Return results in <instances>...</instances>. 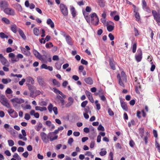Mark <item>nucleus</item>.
<instances>
[{"mask_svg": "<svg viewBox=\"0 0 160 160\" xmlns=\"http://www.w3.org/2000/svg\"><path fill=\"white\" fill-rule=\"evenodd\" d=\"M117 78L118 80L119 84L123 87H125L124 82L127 81V78L125 72L122 71L121 73V77L119 74H118L117 76Z\"/></svg>", "mask_w": 160, "mask_h": 160, "instance_id": "f257e3e1", "label": "nucleus"}, {"mask_svg": "<svg viewBox=\"0 0 160 160\" xmlns=\"http://www.w3.org/2000/svg\"><path fill=\"white\" fill-rule=\"evenodd\" d=\"M0 102L3 106L7 108H11L8 101L5 96L2 95L0 96Z\"/></svg>", "mask_w": 160, "mask_h": 160, "instance_id": "f03ea898", "label": "nucleus"}, {"mask_svg": "<svg viewBox=\"0 0 160 160\" xmlns=\"http://www.w3.org/2000/svg\"><path fill=\"white\" fill-rule=\"evenodd\" d=\"M90 17L92 23L95 25H98L99 20L97 14L95 12H93L90 15Z\"/></svg>", "mask_w": 160, "mask_h": 160, "instance_id": "7ed1b4c3", "label": "nucleus"}, {"mask_svg": "<svg viewBox=\"0 0 160 160\" xmlns=\"http://www.w3.org/2000/svg\"><path fill=\"white\" fill-rule=\"evenodd\" d=\"M60 10L62 14L64 16H67L68 14V11L67 6L62 3H61L60 5Z\"/></svg>", "mask_w": 160, "mask_h": 160, "instance_id": "20e7f679", "label": "nucleus"}, {"mask_svg": "<svg viewBox=\"0 0 160 160\" xmlns=\"http://www.w3.org/2000/svg\"><path fill=\"white\" fill-rule=\"evenodd\" d=\"M158 13L156 11L154 10L152 11V13L154 17V19L157 22L159 26H160V13Z\"/></svg>", "mask_w": 160, "mask_h": 160, "instance_id": "39448f33", "label": "nucleus"}, {"mask_svg": "<svg viewBox=\"0 0 160 160\" xmlns=\"http://www.w3.org/2000/svg\"><path fill=\"white\" fill-rule=\"evenodd\" d=\"M40 136L43 142L46 143L48 142V139H50L49 135L47 136V134L45 132H41L40 133Z\"/></svg>", "mask_w": 160, "mask_h": 160, "instance_id": "423d86ee", "label": "nucleus"}, {"mask_svg": "<svg viewBox=\"0 0 160 160\" xmlns=\"http://www.w3.org/2000/svg\"><path fill=\"white\" fill-rule=\"evenodd\" d=\"M58 132L59 131L58 130V129H57L55 130L53 132H50L49 133V136L50 141H52L57 139L58 138V136L57 135H56L53 138H52V137L55 134H57L58 133Z\"/></svg>", "mask_w": 160, "mask_h": 160, "instance_id": "0eeeda50", "label": "nucleus"}, {"mask_svg": "<svg viewBox=\"0 0 160 160\" xmlns=\"http://www.w3.org/2000/svg\"><path fill=\"white\" fill-rule=\"evenodd\" d=\"M114 23L111 21H108L106 22V26L107 29L108 31L111 32L112 31L114 28Z\"/></svg>", "mask_w": 160, "mask_h": 160, "instance_id": "6e6552de", "label": "nucleus"}, {"mask_svg": "<svg viewBox=\"0 0 160 160\" xmlns=\"http://www.w3.org/2000/svg\"><path fill=\"white\" fill-rule=\"evenodd\" d=\"M4 12L6 14L9 15L14 16L15 14L14 10L11 8H5Z\"/></svg>", "mask_w": 160, "mask_h": 160, "instance_id": "1a4fd4ad", "label": "nucleus"}, {"mask_svg": "<svg viewBox=\"0 0 160 160\" xmlns=\"http://www.w3.org/2000/svg\"><path fill=\"white\" fill-rule=\"evenodd\" d=\"M37 79L39 84L42 87H44L46 86V83L41 77H37Z\"/></svg>", "mask_w": 160, "mask_h": 160, "instance_id": "9d476101", "label": "nucleus"}, {"mask_svg": "<svg viewBox=\"0 0 160 160\" xmlns=\"http://www.w3.org/2000/svg\"><path fill=\"white\" fill-rule=\"evenodd\" d=\"M138 54L136 55L135 58L136 60L138 62L141 61L142 58V52L140 49H138Z\"/></svg>", "mask_w": 160, "mask_h": 160, "instance_id": "9b49d317", "label": "nucleus"}, {"mask_svg": "<svg viewBox=\"0 0 160 160\" xmlns=\"http://www.w3.org/2000/svg\"><path fill=\"white\" fill-rule=\"evenodd\" d=\"M11 101L13 104L14 103L21 104L23 103L24 102L23 99L17 98H13L11 99Z\"/></svg>", "mask_w": 160, "mask_h": 160, "instance_id": "f8f14e48", "label": "nucleus"}, {"mask_svg": "<svg viewBox=\"0 0 160 160\" xmlns=\"http://www.w3.org/2000/svg\"><path fill=\"white\" fill-rule=\"evenodd\" d=\"M8 3L6 1H0V7L2 10L7 8L8 6Z\"/></svg>", "mask_w": 160, "mask_h": 160, "instance_id": "ddd939ff", "label": "nucleus"}, {"mask_svg": "<svg viewBox=\"0 0 160 160\" xmlns=\"http://www.w3.org/2000/svg\"><path fill=\"white\" fill-rule=\"evenodd\" d=\"M120 102L121 106L123 110L125 111H128V109L126 103L122 99L120 100Z\"/></svg>", "mask_w": 160, "mask_h": 160, "instance_id": "4468645a", "label": "nucleus"}, {"mask_svg": "<svg viewBox=\"0 0 160 160\" xmlns=\"http://www.w3.org/2000/svg\"><path fill=\"white\" fill-rule=\"evenodd\" d=\"M26 84H33L34 83V81L32 78L31 77H27L26 79Z\"/></svg>", "mask_w": 160, "mask_h": 160, "instance_id": "2eb2a0df", "label": "nucleus"}, {"mask_svg": "<svg viewBox=\"0 0 160 160\" xmlns=\"http://www.w3.org/2000/svg\"><path fill=\"white\" fill-rule=\"evenodd\" d=\"M68 102L65 105V107L66 108H69L70 107L73 103L74 102L73 99L71 97L68 98Z\"/></svg>", "mask_w": 160, "mask_h": 160, "instance_id": "dca6fc26", "label": "nucleus"}, {"mask_svg": "<svg viewBox=\"0 0 160 160\" xmlns=\"http://www.w3.org/2000/svg\"><path fill=\"white\" fill-rule=\"evenodd\" d=\"M51 38V37L50 36L47 35L46 36L45 39H44V38H42L41 39H39V42L41 43H42V40H43V44H44L46 42V41H49Z\"/></svg>", "mask_w": 160, "mask_h": 160, "instance_id": "f3484780", "label": "nucleus"}, {"mask_svg": "<svg viewBox=\"0 0 160 160\" xmlns=\"http://www.w3.org/2000/svg\"><path fill=\"white\" fill-rule=\"evenodd\" d=\"M0 60L2 64L4 65H5L7 62V60L1 54H0Z\"/></svg>", "mask_w": 160, "mask_h": 160, "instance_id": "a211bd4d", "label": "nucleus"}, {"mask_svg": "<svg viewBox=\"0 0 160 160\" xmlns=\"http://www.w3.org/2000/svg\"><path fill=\"white\" fill-rule=\"evenodd\" d=\"M30 114L31 116H34L36 118H38L39 117V113L38 112H35V110H33L31 111Z\"/></svg>", "mask_w": 160, "mask_h": 160, "instance_id": "6ab92c4d", "label": "nucleus"}, {"mask_svg": "<svg viewBox=\"0 0 160 160\" xmlns=\"http://www.w3.org/2000/svg\"><path fill=\"white\" fill-rule=\"evenodd\" d=\"M66 40L67 43L71 46L73 45V43L72 41V39L69 35H67L66 37Z\"/></svg>", "mask_w": 160, "mask_h": 160, "instance_id": "aec40b11", "label": "nucleus"}, {"mask_svg": "<svg viewBox=\"0 0 160 160\" xmlns=\"http://www.w3.org/2000/svg\"><path fill=\"white\" fill-rule=\"evenodd\" d=\"M39 59L41 61L46 63L48 61V57L47 55H41V57L39 58Z\"/></svg>", "mask_w": 160, "mask_h": 160, "instance_id": "412c9836", "label": "nucleus"}, {"mask_svg": "<svg viewBox=\"0 0 160 160\" xmlns=\"http://www.w3.org/2000/svg\"><path fill=\"white\" fill-rule=\"evenodd\" d=\"M84 81L86 83L88 84L91 85L93 82L92 79L90 77L85 78Z\"/></svg>", "mask_w": 160, "mask_h": 160, "instance_id": "4be33fe9", "label": "nucleus"}, {"mask_svg": "<svg viewBox=\"0 0 160 160\" xmlns=\"http://www.w3.org/2000/svg\"><path fill=\"white\" fill-rule=\"evenodd\" d=\"M8 56L9 58H12L11 60L13 62H18L19 61V59H14V58L15 57V55L13 53H10L8 55Z\"/></svg>", "mask_w": 160, "mask_h": 160, "instance_id": "5701e85b", "label": "nucleus"}, {"mask_svg": "<svg viewBox=\"0 0 160 160\" xmlns=\"http://www.w3.org/2000/svg\"><path fill=\"white\" fill-rule=\"evenodd\" d=\"M97 2L100 7H104L105 6V2L104 0H98Z\"/></svg>", "mask_w": 160, "mask_h": 160, "instance_id": "b1692460", "label": "nucleus"}, {"mask_svg": "<svg viewBox=\"0 0 160 160\" xmlns=\"http://www.w3.org/2000/svg\"><path fill=\"white\" fill-rule=\"evenodd\" d=\"M47 23L48 24L50 25L52 28H54V23L50 18H48L47 20Z\"/></svg>", "mask_w": 160, "mask_h": 160, "instance_id": "393cba45", "label": "nucleus"}, {"mask_svg": "<svg viewBox=\"0 0 160 160\" xmlns=\"http://www.w3.org/2000/svg\"><path fill=\"white\" fill-rule=\"evenodd\" d=\"M35 110H40L41 112L46 111L47 108L45 107H41L39 106H36L35 108Z\"/></svg>", "mask_w": 160, "mask_h": 160, "instance_id": "a878e982", "label": "nucleus"}, {"mask_svg": "<svg viewBox=\"0 0 160 160\" xmlns=\"http://www.w3.org/2000/svg\"><path fill=\"white\" fill-rule=\"evenodd\" d=\"M22 53L27 56H29L30 55V52L27 50L25 48H23L22 49Z\"/></svg>", "mask_w": 160, "mask_h": 160, "instance_id": "bb28decb", "label": "nucleus"}, {"mask_svg": "<svg viewBox=\"0 0 160 160\" xmlns=\"http://www.w3.org/2000/svg\"><path fill=\"white\" fill-rule=\"evenodd\" d=\"M70 12L73 18H75L76 16V11L75 10V8L72 7L70 9Z\"/></svg>", "mask_w": 160, "mask_h": 160, "instance_id": "cd10ccee", "label": "nucleus"}, {"mask_svg": "<svg viewBox=\"0 0 160 160\" xmlns=\"http://www.w3.org/2000/svg\"><path fill=\"white\" fill-rule=\"evenodd\" d=\"M18 32L22 38L24 40H26V38L23 31L21 29H19L18 30Z\"/></svg>", "mask_w": 160, "mask_h": 160, "instance_id": "c85d7f7f", "label": "nucleus"}, {"mask_svg": "<svg viewBox=\"0 0 160 160\" xmlns=\"http://www.w3.org/2000/svg\"><path fill=\"white\" fill-rule=\"evenodd\" d=\"M34 55L36 57L39 59V58L41 57V55L37 50H34L33 51Z\"/></svg>", "mask_w": 160, "mask_h": 160, "instance_id": "c756f323", "label": "nucleus"}, {"mask_svg": "<svg viewBox=\"0 0 160 160\" xmlns=\"http://www.w3.org/2000/svg\"><path fill=\"white\" fill-rule=\"evenodd\" d=\"M11 79L8 78L7 79L3 78L2 80V82L4 84H7L8 83L11 82Z\"/></svg>", "mask_w": 160, "mask_h": 160, "instance_id": "7c9ffc66", "label": "nucleus"}, {"mask_svg": "<svg viewBox=\"0 0 160 160\" xmlns=\"http://www.w3.org/2000/svg\"><path fill=\"white\" fill-rule=\"evenodd\" d=\"M109 65L111 68L113 70L116 69V68L115 66V64L113 63V61L111 60L109 61Z\"/></svg>", "mask_w": 160, "mask_h": 160, "instance_id": "2f4dec72", "label": "nucleus"}, {"mask_svg": "<svg viewBox=\"0 0 160 160\" xmlns=\"http://www.w3.org/2000/svg\"><path fill=\"white\" fill-rule=\"evenodd\" d=\"M34 34L36 36H38L39 35V29L37 28H35L33 29Z\"/></svg>", "mask_w": 160, "mask_h": 160, "instance_id": "473e14b6", "label": "nucleus"}, {"mask_svg": "<svg viewBox=\"0 0 160 160\" xmlns=\"http://www.w3.org/2000/svg\"><path fill=\"white\" fill-rule=\"evenodd\" d=\"M2 21L6 24H10V20L7 18L5 17L2 18Z\"/></svg>", "mask_w": 160, "mask_h": 160, "instance_id": "72a5a7b5", "label": "nucleus"}, {"mask_svg": "<svg viewBox=\"0 0 160 160\" xmlns=\"http://www.w3.org/2000/svg\"><path fill=\"white\" fill-rule=\"evenodd\" d=\"M42 125L41 122H39L38 125L36 126L35 127V129L37 131H39L40 129L42 128Z\"/></svg>", "mask_w": 160, "mask_h": 160, "instance_id": "f704fd0d", "label": "nucleus"}, {"mask_svg": "<svg viewBox=\"0 0 160 160\" xmlns=\"http://www.w3.org/2000/svg\"><path fill=\"white\" fill-rule=\"evenodd\" d=\"M86 12H83V15L87 22L88 23L90 22L91 21V18L90 15L89 16H88V15H86Z\"/></svg>", "mask_w": 160, "mask_h": 160, "instance_id": "c9c22d12", "label": "nucleus"}, {"mask_svg": "<svg viewBox=\"0 0 160 160\" xmlns=\"http://www.w3.org/2000/svg\"><path fill=\"white\" fill-rule=\"evenodd\" d=\"M137 47V43L136 42H135L133 44L132 46V52L133 53L136 52Z\"/></svg>", "mask_w": 160, "mask_h": 160, "instance_id": "e433bc0d", "label": "nucleus"}, {"mask_svg": "<svg viewBox=\"0 0 160 160\" xmlns=\"http://www.w3.org/2000/svg\"><path fill=\"white\" fill-rule=\"evenodd\" d=\"M84 111L85 112V113H91V111L90 110V107L89 106H87L85 108H84Z\"/></svg>", "mask_w": 160, "mask_h": 160, "instance_id": "4c0bfd02", "label": "nucleus"}, {"mask_svg": "<svg viewBox=\"0 0 160 160\" xmlns=\"http://www.w3.org/2000/svg\"><path fill=\"white\" fill-rule=\"evenodd\" d=\"M52 90H53V92L57 94H59L60 95L62 94V92L55 88H53Z\"/></svg>", "mask_w": 160, "mask_h": 160, "instance_id": "58836bf2", "label": "nucleus"}, {"mask_svg": "<svg viewBox=\"0 0 160 160\" xmlns=\"http://www.w3.org/2000/svg\"><path fill=\"white\" fill-rule=\"evenodd\" d=\"M17 26L15 25L11 26V30L15 33L17 32Z\"/></svg>", "mask_w": 160, "mask_h": 160, "instance_id": "ea45409f", "label": "nucleus"}, {"mask_svg": "<svg viewBox=\"0 0 160 160\" xmlns=\"http://www.w3.org/2000/svg\"><path fill=\"white\" fill-rule=\"evenodd\" d=\"M0 37L2 39L6 38H8V36L6 35L4 33L1 32L0 33Z\"/></svg>", "mask_w": 160, "mask_h": 160, "instance_id": "a19ab883", "label": "nucleus"}, {"mask_svg": "<svg viewBox=\"0 0 160 160\" xmlns=\"http://www.w3.org/2000/svg\"><path fill=\"white\" fill-rule=\"evenodd\" d=\"M62 64L59 62H57L55 63V66L58 70H59L61 67Z\"/></svg>", "mask_w": 160, "mask_h": 160, "instance_id": "79ce46f5", "label": "nucleus"}, {"mask_svg": "<svg viewBox=\"0 0 160 160\" xmlns=\"http://www.w3.org/2000/svg\"><path fill=\"white\" fill-rule=\"evenodd\" d=\"M155 145L156 148L158 149V151L160 152V145L158 142L157 140H155Z\"/></svg>", "mask_w": 160, "mask_h": 160, "instance_id": "37998d69", "label": "nucleus"}, {"mask_svg": "<svg viewBox=\"0 0 160 160\" xmlns=\"http://www.w3.org/2000/svg\"><path fill=\"white\" fill-rule=\"evenodd\" d=\"M134 15L136 18V20L138 21H139L140 19V17L139 13L138 12H136V13H135Z\"/></svg>", "mask_w": 160, "mask_h": 160, "instance_id": "c03bdc74", "label": "nucleus"}, {"mask_svg": "<svg viewBox=\"0 0 160 160\" xmlns=\"http://www.w3.org/2000/svg\"><path fill=\"white\" fill-rule=\"evenodd\" d=\"M88 101L86 100L82 102L81 104V106L82 108H84L86 107L87 105L88 104Z\"/></svg>", "mask_w": 160, "mask_h": 160, "instance_id": "a18cd8bd", "label": "nucleus"}, {"mask_svg": "<svg viewBox=\"0 0 160 160\" xmlns=\"http://www.w3.org/2000/svg\"><path fill=\"white\" fill-rule=\"evenodd\" d=\"M8 145L9 146H12L14 144V141L12 140H9L8 141Z\"/></svg>", "mask_w": 160, "mask_h": 160, "instance_id": "49530a36", "label": "nucleus"}, {"mask_svg": "<svg viewBox=\"0 0 160 160\" xmlns=\"http://www.w3.org/2000/svg\"><path fill=\"white\" fill-rule=\"evenodd\" d=\"M45 46L47 48H49L51 47H53V46L52 42H49L48 43H47L46 44Z\"/></svg>", "mask_w": 160, "mask_h": 160, "instance_id": "de8ad7c7", "label": "nucleus"}, {"mask_svg": "<svg viewBox=\"0 0 160 160\" xmlns=\"http://www.w3.org/2000/svg\"><path fill=\"white\" fill-rule=\"evenodd\" d=\"M98 129L99 131H104L105 130L104 127L101 124H100L98 128Z\"/></svg>", "mask_w": 160, "mask_h": 160, "instance_id": "09e8293b", "label": "nucleus"}, {"mask_svg": "<svg viewBox=\"0 0 160 160\" xmlns=\"http://www.w3.org/2000/svg\"><path fill=\"white\" fill-rule=\"evenodd\" d=\"M134 35L135 36H137L139 35V33L138 30L135 27H134Z\"/></svg>", "mask_w": 160, "mask_h": 160, "instance_id": "8fccbe9b", "label": "nucleus"}, {"mask_svg": "<svg viewBox=\"0 0 160 160\" xmlns=\"http://www.w3.org/2000/svg\"><path fill=\"white\" fill-rule=\"evenodd\" d=\"M53 106L52 104L50 103L48 107V108L50 112H52V109L53 108Z\"/></svg>", "mask_w": 160, "mask_h": 160, "instance_id": "3c124183", "label": "nucleus"}, {"mask_svg": "<svg viewBox=\"0 0 160 160\" xmlns=\"http://www.w3.org/2000/svg\"><path fill=\"white\" fill-rule=\"evenodd\" d=\"M142 8L147 7L146 2L145 0H142Z\"/></svg>", "mask_w": 160, "mask_h": 160, "instance_id": "603ef678", "label": "nucleus"}, {"mask_svg": "<svg viewBox=\"0 0 160 160\" xmlns=\"http://www.w3.org/2000/svg\"><path fill=\"white\" fill-rule=\"evenodd\" d=\"M86 155H87L88 156H90L91 158H94V155H92V153L89 151L87 152L85 154Z\"/></svg>", "mask_w": 160, "mask_h": 160, "instance_id": "864d4df0", "label": "nucleus"}, {"mask_svg": "<svg viewBox=\"0 0 160 160\" xmlns=\"http://www.w3.org/2000/svg\"><path fill=\"white\" fill-rule=\"evenodd\" d=\"M151 64H152V65L150 68V70L152 72H153L154 71L155 68V66L154 64H153V62H152L151 63Z\"/></svg>", "mask_w": 160, "mask_h": 160, "instance_id": "5fc2aeb1", "label": "nucleus"}, {"mask_svg": "<svg viewBox=\"0 0 160 160\" xmlns=\"http://www.w3.org/2000/svg\"><path fill=\"white\" fill-rule=\"evenodd\" d=\"M14 110L12 109H10L9 110H8V112L9 115L11 116L12 114L14 112Z\"/></svg>", "mask_w": 160, "mask_h": 160, "instance_id": "6e6d98bb", "label": "nucleus"}, {"mask_svg": "<svg viewBox=\"0 0 160 160\" xmlns=\"http://www.w3.org/2000/svg\"><path fill=\"white\" fill-rule=\"evenodd\" d=\"M18 116V113L15 111H14V112H13V113L12 114V115H11V117L13 118H16Z\"/></svg>", "mask_w": 160, "mask_h": 160, "instance_id": "4d7b16f0", "label": "nucleus"}, {"mask_svg": "<svg viewBox=\"0 0 160 160\" xmlns=\"http://www.w3.org/2000/svg\"><path fill=\"white\" fill-rule=\"evenodd\" d=\"M18 137L19 139H22L24 141H26L27 140V138L25 137H23L21 134H19Z\"/></svg>", "mask_w": 160, "mask_h": 160, "instance_id": "13d9d810", "label": "nucleus"}, {"mask_svg": "<svg viewBox=\"0 0 160 160\" xmlns=\"http://www.w3.org/2000/svg\"><path fill=\"white\" fill-rule=\"evenodd\" d=\"M6 93L10 94L12 93V92L11 89L9 88H8L5 91Z\"/></svg>", "mask_w": 160, "mask_h": 160, "instance_id": "bf43d9fd", "label": "nucleus"}, {"mask_svg": "<svg viewBox=\"0 0 160 160\" xmlns=\"http://www.w3.org/2000/svg\"><path fill=\"white\" fill-rule=\"evenodd\" d=\"M139 133L142 136L143 135L144 132V130L143 128H141L139 129Z\"/></svg>", "mask_w": 160, "mask_h": 160, "instance_id": "052dcab7", "label": "nucleus"}, {"mask_svg": "<svg viewBox=\"0 0 160 160\" xmlns=\"http://www.w3.org/2000/svg\"><path fill=\"white\" fill-rule=\"evenodd\" d=\"M108 37L111 41L113 40L114 39V36L111 33H110L108 35Z\"/></svg>", "mask_w": 160, "mask_h": 160, "instance_id": "680f3d73", "label": "nucleus"}, {"mask_svg": "<svg viewBox=\"0 0 160 160\" xmlns=\"http://www.w3.org/2000/svg\"><path fill=\"white\" fill-rule=\"evenodd\" d=\"M30 118V116L29 114L26 113L25 114L24 118L26 120H28Z\"/></svg>", "mask_w": 160, "mask_h": 160, "instance_id": "e2e57ef3", "label": "nucleus"}, {"mask_svg": "<svg viewBox=\"0 0 160 160\" xmlns=\"http://www.w3.org/2000/svg\"><path fill=\"white\" fill-rule=\"evenodd\" d=\"M143 9L148 13H149L151 12V10L150 8L148 6L143 8Z\"/></svg>", "mask_w": 160, "mask_h": 160, "instance_id": "0e129e2a", "label": "nucleus"}, {"mask_svg": "<svg viewBox=\"0 0 160 160\" xmlns=\"http://www.w3.org/2000/svg\"><path fill=\"white\" fill-rule=\"evenodd\" d=\"M108 112L110 116H112L114 115V113L113 112L112 110L110 108H109L108 110Z\"/></svg>", "mask_w": 160, "mask_h": 160, "instance_id": "69168bd1", "label": "nucleus"}, {"mask_svg": "<svg viewBox=\"0 0 160 160\" xmlns=\"http://www.w3.org/2000/svg\"><path fill=\"white\" fill-rule=\"evenodd\" d=\"M81 63L83 64L87 65L88 64V62L83 59H81Z\"/></svg>", "mask_w": 160, "mask_h": 160, "instance_id": "338daca9", "label": "nucleus"}, {"mask_svg": "<svg viewBox=\"0 0 160 160\" xmlns=\"http://www.w3.org/2000/svg\"><path fill=\"white\" fill-rule=\"evenodd\" d=\"M25 79L24 78H23L21 81L19 82V83L20 85L22 86L23 84L25 82Z\"/></svg>", "mask_w": 160, "mask_h": 160, "instance_id": "774afa93", "label": "nucleus"}]
</instances>
